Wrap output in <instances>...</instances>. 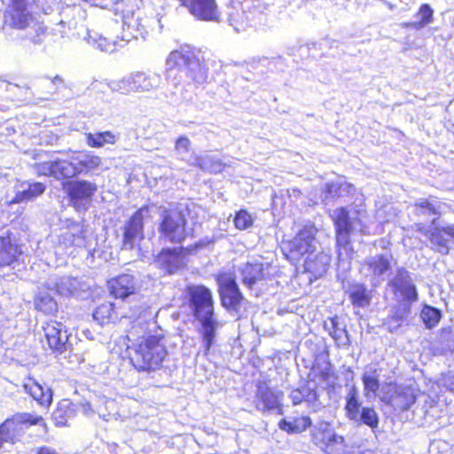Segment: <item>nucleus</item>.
<instances>
[{
	"label": "nucleus",
	"instance_id": "nucleus-1",
	"mask_svg": "<svg viewBox=\"0 0 454 454\" xmlns=\"http://www.w3.org/2000/svg\"><path fill=\"white\" fill-rule=\"evenodd\" d=\"M165 65L166 80L176 88L191 82L202 85L207 81V69L200 60L199 53L189 45L172 51Z\"/></svg>",
	"mask_w": 454,
	"mask_h": 454
},
{
	"label": "nucleus",
	"instance_id": "nucleus-2",
	"mask_svg": "<svg viewBox=\"0 0 454 454\" xmlns=\"http://www.w3.org/2000/svg\"><path fill=\"white\" fill-rule=\"evenodd\" d=\"M127 341H130L129 336L120 337L118 341L120 348L121 349L122 346L126 347L120 356L122 359L129 358L137 371H151L160 367L167 356V349L159 338L156 336L142 338L133 347Z\"/></svg>",
	"mask_w": 454,
	"mask_h": 454
},
{
	"label": "nucleus",
	"instance_id": "nucleus-3",
	"mask_svg": "<svg viewBox=\"0 0 454 454\" xmlns=\"http://www.w3.org/2000/svg\"><path fill=\"white\" fill-rule=\"evenodd\" d=\"M190 308L196 319L202 325L203 346L207 352L215 339L217 323L214 318V301L210 290L204 286L188 287Z\"/></svg>",
	"mask_w": 454,
	"mask_h": 454
},
{
	"label": "nucleus",
	"instance_id": "nucleus-4",
	"mask_svg": "<svg viewBox=\"0 0 454 454\" xmlns=\"http://www.w3.org/2000/svg\"><path fill=\"white\" fill-rule=\"evenodd\" d=\"M34 0H12L4 16L5 23L14 28L24 30V36L34 44H41L46 37V27L36 20L27 7Z\"/></svg>",
	"mask_w": 454,
	"mask_h": 454
},
{
	"label": "nucleus",
	"instance_id": "nucleus-5",
	"mask_svg": "<svg viewBox=\"0 0 454 454\" xmlns=\"http://www.w3.org/2000/svg\"><path fill=\"white\" fill-rule=\"evenodd\" d=\"M317 232L315 226H304L292 240L285 245L286 257L294 262H298L302 258L312 256L317 247L315 239Z\"/></svg>",
	"mask_w": 454,
	"mask_h": 454
},
{
	"label": "nucleus",
	"instance_id": "nucleus-6",
	"mask_svg": "<svg viewBox=\"0 0 454 454\" xmlns=\"http://www.w3.org/2000/svg\"><path fill=\"white\" fill-rule=\"evenodd\" d=\"M162 82L160 74L154 72H134L119 80L115 90L130 92H150L158 90Z\"/></svg>",
	"mask_w": 454,
	"mask_h": 454
},
{
	"label": "nucleus",
	"instance_id": "nucleus-7",
	"mask_svg": "<svg viewBox=\"0 0 454 454\" xmlns=\"http://www.w3.org/2000/svg\"><path fill=\"white\" fill-rule=\"evenodd\" d=\"M391 261L392 255L387 252L371 255L363 261L360 271L373 286H379L391 269Z\"/></svg>",
	"mask_w": 454,
	"mask_h": 454
},
{
	"label": "nucleus",
	"instance_id": "nucleus-8",
	"mask_svg": "<svg viewBox=\"0 0 454 454\" xmlns=\"http://www.w3.org/2000/svg\"><path fill=\"white\" fill-rule=\"evenodd\" d=\"M331 217L336 229V244L339 247V257L343 254L348 255L349 248L350 233L356 230L355 222L351 221L348 212L344 207H339L333 211Z\"/></svg>",
	"mask_w": 454,
	"mask_h": 454
},
{
	"label": "nucleus",
	"instance_id": "nucleus-9",
	"mask_svg": "<svg viewBox=\"0 0 454 454\" xmlns=\"http://www.w3.org/2000/svg\"><path fill=\"white\" fill-rule=\"evenodd\" d=\"M271 270L270 263L264 264L260 262H247L238 268L243 285L250 290H254L255 286L263 285L264 281L270 279L273 275Z\"/></svg>",
	"mask_w": 454,
	"mask_h": 454
},
{
	"label": "nucleus",
	"instance_id": "nucleus-10",
	"mask_svg": "<svg viewBox=\"0 0 454 454\" xmlns=\"http://www.w3.org/2000/svg\"><path fill=\"white\" fill-rule=\"evenodd\" d=\"M160 232L173 243H180L185 238V218L177 210L166 211L160 223Z\"/></svg>",
	"mask_w": 454,
	"mask_h": 454
},
{
	"label": "nucleus",
	"instance_id": "nucleus-11",
	"mask_svg": "<svg viewBox=\"0 0 454 454\" xmlns=\"http://www.w3.org/2000/svg\"><path fill=\"white\" fill-rule=\"evenodd\" d=\"M219 293L223 307L229 310L238 312L240 303L244 300L235 278L231 274H223L218 277Z\"/></svg>",
	"mask_w": 454,
	"mask_h": 454
},
{
	"label": "nucleus",
	"instance_id": "nucleus-12",
	"mask_svg": "<svg viewBox=\"0 0 454 454\" xmlns=\"http://www.w3.org/2000/svg\"><path fill=\"white\" fill-rule=\"evenodd\" d=\"M86 226L83 222H75L71 219L61 221L60 234L59 236V245L65 247H85L86 245Z\"/></svg>",
	"mask_w": 454,
	"mask_h": 454
},
{
	"label": "nucleus",
	"instance_id": "nucleus-13",
	"mask_svg": "<svg viewBox=\"0 0 454 454\" xmlns=\"http://www.w3.org/2000/svg\"><path fill=\"white\" fill-rule=\"evenodd\" d=\"M73 206L78 211L86 210L96 186L87 181H69L64 184Z\"/></svg>",
	"mask_w": 454,
	"mask_h": 454
},
{
	"label": "nucleus",
	"instance_id": "nucleus-14",
	"mask_svg": "<svg viewBox=\"0 0 454 454\" xmlns=\"http://www.w3.org/2000/svg\"><path fill=\"white\" fill-rule=\"evenodd\" d=\"M388 286L395 293H399L407 302L418 301L416 286L406 269L398 268L395 276L389 280Z\"/></svg>",
	"mask_w": 454,
	"mask_h": 454
},
{
	"label": "nucleus",
	"instance_id": "nucleus-15",
	"mask_svg": "<svg viewBox=\"0 0 454 454\" xmlns=\"http://www.w3.org/2000/svg\"><path fill=\"white\" fill-rule=\"evenodd\" d=\"M412 214L416 226L417 223L426 225L427 222L432 221V216H439L442 211V203L433 197L420 198L415 201L412 206Z\"/></svg>",
	"mask_w": 454,
	"mask_h": 454
},
{
	"label": "nucleus",
	"instance_id": "nucleus-16",
	"mask_svg": "<svg viewBox=\"0 0 454 454\" xmlns=\"http://www.w3.org/2000/svg\"><path fill=\"white\" fill-rule=\"evenodd\" d=\"M49 348L56 353H63L68 348V334L62 323L50 321L43 327Z\"/></svg>",
	"mask_w": 454,
	"mask_h": 454
},
{
	"label": "nucleus",
	"instance_id": "nucleus-17",
	"mask_svg": "<svg viewBox=\"0 0 454 454\" xmlns=\"http://www.w3.org/2000/svg\"><path fill=\"white\" fill-rule=\"evenodd\" d=\"M100 164V158L86 153H78L71 157L70 160H65L66 178H71L78 174L88 172Z\"/></svg>",
	"mask_w": 454,
	"mask_h": 454
},
{
	"label": "nucleus",
	"instance_id": "nucleus-18",
	"mask_svg": "<svg viewBox=\"0 0 454 454\" xmlns=\"http://www.w3.org/2000/svg\"><path fill=\"white\" fill-rule=\"evenodd\" d=\"M4 422H11L8 430L15 442L18 441L19 437L21 436L25 430L30 426L43 425L46 427L42 416L29 412L16 413Z\"/></svg>",
	"mask_w": 454,
	"mask_h": 454
},
{
	"label": "nucleus",
	"instance_id": "nucleus-19",
	"mask_svg": "<svg viewBox=\"0 0 454 454\" xmlns=\"http://www.w3.org/2000/svg\"><path fill=\"white\" fill-rule=\"evenodd\" d=\"M148 215L147 208H140L130 218L123 235V249H131L137 239L142 237L143 221Z\"/></svg>",
	"mask_w": 454,
	"mask_h": 454
},
{
	"label": "nucleus",
	"instance_id": "nucleus-20",
	"mask_svg": "<svg viewBox=\"0 0 454 454\" xmlns=\"http://www.w3.org/2000/svg\"><path fill=\"white\" fill-rule=\"evenodd\" d=\"M313 442L321 449L326 450L336 444H341L344 438L338 435L331 428L329 423L322 421L317 424L312 432Z\"/></svg>",
	"mask_w": 454,
	"mask_h": 454
},
{
	"label": "nucleus",
	"instance_id": "nucleus-21",
	"mask_svg": "<svg viewBox=\"0 0 454 454\" xmlns=\"http://www.w3.org/2000/svg\"><path fill=\"white\" fill-rule=\"evenodd\" d=\"M189 12L200 20L218 21L220 12L215 0H189Z\"/></svg>",
	"mask_w": 454,
	"mask_h": 454
},
{
	"label": "nucleus",
	"instance_id": "nucleus-22",
	"mask_svg": "<svg viewBox=\"0 0 454 454\" xmlns=\"http://www.w3.org/2000/svg\"><path fill=\"white\" fill-rule=\"evenodd\" d=\"M45 286L61 296H70L77 292L80 282L77 278L67 276H51L46 280Z\"/></svg>",
	"mask_w": 454,
	"mask_h": 454
},
{
	"label": "nucleus",
	"instance_id": "nucleus-23",
	"mask_svg": "<svg viewBox=\"0 0 454 454\" xmlns=\"http://www.w3.org/2000/svg\"><path fill=\"white\" fill-rule=\"evenodd\" d=\"M156 265L168 274H173L184 265V258L176 249L162 250L155 260Z\"/></svg>",
	"mask_w": 454,
	"mask_h": 454
},
{
	"label": "nucleus",
	"instance_id": "nucleus-24",
	"mask_svg": "<svg viewBox=\"0 0 454 454\" xmlns=\"http://www.w3.org/2000/svg\"><path fill=\"white\" fill-rule=\"evenodd\" d=\"M259 411H271L279 407V398L277 393L273 392L266 384L261 383L256 392Z\"/></svg>",
	"mask_w": 454,
	"mask_h": 454
},
{
	"label": "nucleus",
	"instance_id": "nucleus-25",
	"mask_svg": "<svg viewBox=\"0 0 454 454\" xmlns=\"http://www.w3.org/2000/svg\"><path fill=\"white\" fill-rule=\"evenodd\" d=\"M45 191V185L43 183L24 182L17 186L15 197L12 203H20L27 200H34L42 195Z\"/></svg>",
	"mask_w": 454,
	"mask_h": 454
},
{
	"label": "nucleus",
	"instance_id": "nucleus-26",
	"mask_svg": "<svg viewBox=\"0 0 454 454\" xmlns=\"http://www.w3.org/2000/svg\"><path fill=\"white\" fill-rule=\"evenodd\" d=\"M191 166L199 167L201 170L212 174L220 173L224 168V164L210 154L194 155L189 160Z\"/></svg>",
	"mask_w": 454,
	"mask_h": 454
},
{
	"label": "nucleus",
	"instance_id": "nucleus-27",
	"mask_svg": "<svg viewBox=\"0 0 454 454\" xmlns=\"http://www.w3.org/2000/svg\"><path fill=\"white\" fill-rule=\"evenodd\" d=\"M23 387L40 405L48 407L51 403L52 392L48 387H44L36 381L29 380Z\"/></svg>",
	"mask_w": 454,
	"mask_h": 454
},
{
	"label": "nucleus",
	"instance_id": "nucleus-28",
	"mask_svg": "<svg viewBox=\"0 0 454 454\" xmlns=\"http://www.w3.org/2000/svg\"><path fill=\"white\" fill-rule=\"evenodd\" d=\"M325 329L334 339L338 346H348L349 338L346 325L340 322L338 317H329L325 321Z\"/></svg>",
	"mask_w": 454,
	"mask_h": 454
},
{
	"label": "nucleus",
	"instance_id": "nucleus-29",
	"mask_svg": "<svg viewBox=\"0 0 454 454\" xmlns=\"http://www.w3.org/2000/svg\"><path fill=\"white\" fill-rule=\"evenodd\" d=\"M20 253L18 246L12 243L7 231L0 234V266L11 265Z\"/></svg>",
	"mask_w": 454,
	"mask_h": 454
},
{
	"label": "nucleus",
	"instance_id": "nucleus-30",
	"mask_svg": "<svg viewBox=\"0 0 454 454\" xmlns=\"http://www.w3.org/2000/svg\"><path fill=\"white\" fill-rule=\"evenodd\" d=\"M65 160H53L36 164L35 170L38 175L53 176L56 179L66 178Z\"/></svg>",
	"mask_w": 454,
	"mask_h": 454
},
{
	"label": "nucleus",
	"instance_id": "nucleus-31",
	"mask_svg": "<svg viewBox=\"0 0 454 454\" xmlns=\"http://www.w3.org/2000/svg\"><path fill=\"white\" fill-rule=\"evenodd\" d=\"M416 397L410 388H399L390 396L388 404L395 410L406 411L415 403Z\"/></svg>",
	"mask_w": 454,
	"mask_h": 454
},
{
	"label": "nucleus",
	"instance_id": "nucleus-32",
	"mask_svg": "<svg viewBox=\"0 0 454 454\" xmlns=\"http://www.w3.org/2000/svg\"><path fill=\"white\" fill-rule=\"evenodd\" d=\"M137 281L131 274H121L115 278V299L124 300L130 294H135Z\"/></svg>",
	"mask_w": 454,
	"mask_h": 454
},
{
	"label": "nucleus",
	"instance_id": "nucleus-33",
	"mask_svg": "<svg viewBox=\"0 0 454 454\" xmlns=\"http://www.w3.org/2000/svg\"><path fill=\"white\" fill-rule=\"evenodd\" d=\"M329 263L330 258L328 255L320 253L317 254H313L312 256L306 257L303 266L306 271L311 272L314 275H322L326 271Z\"/></svg>",
	"mask_w": 454,
	"mask_h": 454
},
{
	"label": "nucleus",
	"instance_id": "nucleus-34",
	"mask_svg": "<svg viewBox=\"0 0 454 454\" xmlns=\"http://www.w3.org/2000/svg\"><path fill=\"white\" fill-rule=\"evenodd\" d=\"M409 313V307L405 303H400L392 308L391 313L384 320V325L387 327L389 332H394L407 318Z\"/></svg>",
	"mask_w": 454,
	"mask_h": 454
},
{
	"label": "nucleus",
	"instance_id": "nucleus-35",
	"mask_svg": "<svg viewBox=\"0 0 454 454\" xmlns=\"http://www.w3.org/2000/svg\"><path fill=\"white\" fill-rule=\"evenodd\" d=\"M379 378L380 369L377 365L368 364L365 366L362 377L365 395H368L369 393H372L373 395L376 394L380 387Z\"/></svg>",
	"mask_w": 454,
	"mask_h": 454
},
{
	"label": "nucleus",
	"instance_id": "nucleus-36",
	"mask_svg": "<svg viewBox=\"0 0 454 454\" xmlns=\"http://www.w3.org/2000/svg\"><path fill=\"white\" fill-rule=\"evenodd\" d=\"M311 426V419L308 416L294 418L292 420L281 419L278 427L288 434H300Z\"/></svg>",
	"mask_w": 454,
	"mask_h": 454
},
{
	"label": "nucleus",
	"instance_id": "nucleus-37",
	"mask_svg": "<svg viewBox=\"0 0 454 454\" xmlns=\"http://www.w3.org/2000/svg\"><path fill=\"white\" fill-rule=\"evenodd\" d=\"M349 297L355 307L365 308L372 301L371 292L363 284H356L351 286Z\"/></svg>",
	"mask_w": 454,
	"mask_h": 454
},
{
	"label": "nucleus",
	"instance_id": "nucleus-38",
	"mask_svg": "<svg viewBox=\"0 0 454 454\" xmlns=\"http://www.w3.org/2000/svg\"><path fill=\"white\" fill-rule=\"evenodd\" d=\"M360 403L357 399V389L352 386L347 396L346 411L349 419L354 421L359 420Z\"/></svg>",
	"mask_w": 454,
	"mask_h": 454
},
{
	"label": "nucleus",
	"instance_id": "nucleus-39",
	"mask_svg": "<svg viewBox=\"0 0 454 454\" xmlns=\"http://www.w3.org/2000/svg\"><path fill=\"white\" fill-rule=\"evenodd\" d=\"M353 185L346 182H333L327 184L325 190V199L328 198H339L346 193L351 192Z\"/></svg>",
	"mask_w": 454,
	"mask_h": 454
},
{
	"label": "nucleus",
	"instance_id": "nucleus-40",
	"mask_svg": "<svg viewBox=\"0 0 454 454\" xmlns=\"http://www.w3.org/2000/svg\"><path fill=\"white\" fill-rule=\"evenodd\" d=\"M316 391L307 386L296 388L291 391L290 398L294 405L301 403L303 401L311 402L316 399Z\"/></svg>",
	"mask_w": 454,
	"mask_h": 454
},
{
	"label": "nucleus",
	"instance_id": "nucleus-41",
	"mask_svg": "<svg viewBox=\"0 0 454 454\" xmlns=\"http://www.w3.org/2000/svg\"><path fill=\"white\" fill-rule=\"evenodd\" d=\"M113 311L114 304L112 302L103 303L96 309L93 317L101 325H108L112 321Z\"/></svg>",
	"mask_w": 454,
	"mask_h": 454
},
{
	"label": "nucleus",
	"instance_id": "nucleus-42",
	"mask_svg": "<svg viewBox=\"0 0 454 454\" xmlns=\"http://www.w3.org/2000/svg\"><path fill=\"white\" fill-rule=\"evenodd\" d=\"M442 317L441 311L431 306H425L420 313V317L427 328L434 327Z\"/></svg>",
	"mask_w": 454,
	"mask_h": 454
},
{
	"label": "nucleus",
	"instance_id": "nucleus-43",
	"mask_svg": "<svg viewBox=\"0 0 454 454\" xmlns=\"http://www.w3.org/2000/svg\"><path fill=\"white\" fill-rule=\"evenodd\" d=\"M35 307L45 314H53L58 310L57 301L49 294H41L35 301Z\"/></svg>",
	"mask_w": 454,
	"mask_h": 454
},
{
	"label": "nucleus",
	"instance_id": "nucleus-44",
	"mask_svg": "<svg viewBox=\"0 0 454 454\" xmlns=\"http://www.w3.org/2000/svg\"><path fill=\"white\" fill-rule=\"evenodd\" d=\"M418 16L420 17V20L412 23L411 26L414 28L419 29L432 22L433 10L428 4H422L418 12Z\"/></svg>",
	"mask_w": 454,
	"mask_h": 454
},
{
	"label": "nucleus",
	"instance_id": "nucleus-45",
	"mask_svg": "<svg viewBox=\"0 0 454 454\" xmlns=\"http://www.w3.org/2000/svg\"><path fill=\"white\" fill-rule=\"evenodd\" d=\"M358 421H362L371 428H375L378 427L379 418L376 411L372 408L364 407L362 409L361 414L359 413Z\"/></svg>",
	"mask_w": 454,
	"mask_h": 454
},
{
	"label": "nucleus",
	"instance_id": "nucleus-46",
	"mask_svg": "<svg viewBox=\"0 0 454 454\" xmlns=\"http://www.w3.org/2000/svg\"><path fill=\"white\" fill-rule=\"evenodd\" d=\"M235 227L239 230H246L252 226L253 218L251 215L246 210H239L234 217Z\"/></svg>",
	"mask_w": 454,
	"mask_h": 454
},
{
	"label": "nucleus",
	"instance_id": "nucleus-47",
	"mask_svg": "<svg viewBox=\"0 0 454 454\" xmlns=\"http://www.w3.org/2000/svg\"><path fill=\"white\" fill-rule=\"evenodd\" d=\"M229 22L236 31L244 30L247 25V18L244 12L236 10L235 12L229 13Z\"/></svg>",
	"mask_w": 454,
	"mask_h": 454
},
{
	"label": "nucleus",
	"instance_id": "nucleus-48",
	"mask_svg": "<svg viewBox=\"0 0 454 454\" xmlns=\"http://www.w3.org/2000/svg\"><path fill=\"white\" fill-rule=\"evenodd\" d=\"M134 21L133 20V17H123L122 19V21H121V26H122V34L121 36H119L121 38V41H124V42H129L133 37V30H134V25L132 24Z\"/></svg>",
	"mask_w": 454,
	"mask_h": 454
},
{
	"label": "nucleus",
	"instance_id": "nucleus-49",
	"mask_svg": "<svg viewBox=\"0 0 454 454\" xmlns=\"http://www.w3.org/2000/svg\"><path fill=\"white\" fill-rule=\"evenodd\" d=\"M191 146V140L185 136H181L176 140L175 152L182 160H184V155L190 151Z\"/></svg>",
	"mask_w": 454,
	"mask_h": 454
},
{
	"label": "nucleus",
	"instance_id": "nucleus-50",
	"mask_svg": "<svg viewBox=\"0 0 454 454\" xmlns=\"http://www.w3.org/2000/svg\"><path fill=\"white\" fill-rule=\"evenodd\" d=\"M114 136L111 132L98 133L96 135L90 134L88 137V144L91 146L99 147L102 146L108 139L113 138Z\"/></svg>",
	"mask_w": 454,
	"mask_h": 454
},
{
	"label": "nucleus",
	"instance_id": "nucleus-51",
	"mask_svg": "<svg viewBox=\"0 0 454 454\" xmlns=\"http://www.w3.org/2000/svg\"><path fill=\"white\" fill-rule=\"evenodd\" d=\"M71 411H68L65 409L64 404H61L57 410L53 412V418L56 421L57 426H67L68 422V418L70 417Z\"/></svg>",
	"mask_w": 454,
	"mask_h": 454
},
{
	"label": "nucleus",
	"instance_id": "nucleus-52",
	"mask_svg": "<svg viewBox=\"0 0 454 454\" xmlns=\"http://www.w3.org/2000/svg\"><path fill=\"white\" fill-rule=\"evenodd\" d=\"M11 422H4L0 426V449L4 447V444L5 442H12L14 443L15 441L13 440L12 436L11 435L8 427H10Z\"/></svg>",
	"mask_w": 454,
	"mask_h": 454
},
{
	"label": "nucleus",
	"instance_id": "nucleus-53",
	"mask_svg": "<svg viewBox=\"0 0 454 454\" xmlns=\"http://www.w3.org/2000/svg\"><path fill=\"white\" fill-rule=\"evenodd\" d=\"M90 43L95 45L98 49L102 51H111L112 43L108 42L106 37L102 35H98L97 37L90 36Z\"/></svg>",
	"mask_w": 454,
	"mask_h": 454
},
{
	"label": "nucleus",
	"instance_id": "nucleus-54",
	"mask_svg": "<svg viewBox=\"0 0 454 454\" xmlns=\"http://www.w3.org/2000/svg\"><path fill=\"white\" fill-rule=\"evenodd\" d=\"M441 383L449 391L454 393V371L442 374Z\"/></svg>",
	"mask_w": 454,
	"mask_h": 454
},
{
	"label": "nucleus",
	"instance_id": "nucleus-55",
	"mask_svg": "<svg viewBox=\"0 0 454 454\" xmlns=\"http://www.w3.org/2000/svg\"><path fill=\"white\" fill-rule=\"evenodd\" d=\"M108 403L112 404L111 401L103 400L102 403L97 407L98 416L102 418L105 421H109L112 419L111 411L107 407Z\"/></svg>",
	"mask_w": 454,
	"mask_h": 454
},
{
	"label": "nucleus",
	"instance_id": "nucleus-56",
	"mask_svg": "<svg viewBox=\"0 0 454 454\" xmlns=\"http://www.w3.org/2000/svg\"><path fill=\"white\" fill-rule=\"evenodd\" d=\"M36 454H59L55 450L50 447H41L37 450Z\"/></svg>",
	"mask_w": 454,
	"mask_h": 454
},
{
	"label": "nucleus",
	"instance_id": "nucleus-57",
	"mask_svg": "<svg viewBox=\"0 0 454 454\" xmlns=\"http://www.w3.org/2000/svg\"><path fill=\"white\" fill-rule=\"evenodd\" d=\"M81 411L85 416H90L93 413V410L90 403L82 404Z\"/></svg>",
	"mask_w": 454,
	"mask_h": 454
},
{
	"label": "nucleus",
	"instance_id": "nucleus-58",
	"mask_svg": "<svg viewBox=\"0 0 454 454\" xmlns=\"http://www.w3.org/2000/svg\"><path fill=\"white\" fill-rule=\"evenodd\" d=\"M63 82V80L59 76H55L51 81V84L57 86L58 84H60Z\"/></svg>",
	"mask_w": 454,
	"mask_h": 454
},
{
	"label": "nucleus",
	"instance_id": "nucleus-59",
	"mask_svg": "<svg viewBox=\"0 0 454 454\" xmlns=\"http://www.w3.org/2000/svg\"><path fill=\"white\" fill-rule=\"evenodd\" d=\"M108 289H109V293L111 294H114V286H111L110 282H108Z\"/></svg>",
	"mask_w": 454,
	"mask_h": 454
},
{
	"label": "nucleus",
	"instance_id": "nucleus-60",
	"mask_svg": "<svg viewBox=\"0 0 454 454\" xmlns=\"http://www.w3.org/2000/svg\"><path fill=\"white\" fill-rule=\"evenodd\" d=\"M293 193L296 197V196H298L300 194V191L296 190V189H293Z\"/></svg>",
	"mask_w": 454,
	"mask_h": 454
}]
</instances>
